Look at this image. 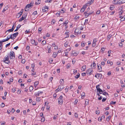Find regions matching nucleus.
<instances>
[{"instance_id": "nucleus-7", "label": "nucleus", "mask_w": 125, "mask_h": 125, "mask_svg": "<svg viewBox=\"0 0 125 125\" xmlns=\"http://www.w3.org/2000/svg\"><path fill=\"white\" fill-rule=\"evenodd\" d=\"M43 92L42 91H39L38 92L35 93V95L36 96H39L40 94H42Z\"/></svg>"}, {"instance_id": "nucleus-9", "label": "nucleus", "mask_w": 125, "mask_h": 125, "mask_svg": "<svg viewBox=\"0 0 125 125\" xmlns=\"http://www.w3.org/2000/svg\"><path fill=\"white\" fill-rule=\"evenodd\" d=\"M9 57L8 56H7V57H5L4 59V62H7V61L9 60Z\"/></svg>"}, {"instance_id": "nucleus-17", "label": "nucleus", "mask_w": 125, "mask_h": 125, "mask_svg": "<svg viewBox=\"0 0 125 125\" xmlns=\"http://www.w3.org/2000/svg\"><path fill=\"white\" fill-rule=\"evenodd\" d=\"M13 30V29L11 28V29H10L9 30H8L6 31V33H7V34H8V33H7L8 32H12V31Z\"/></svg>"}, {"instance_id": "nucleus-1", "label": "nucleus", "mask_w": 125, "mask_h": 125, "mask_svg": "<svg viewBox=\"0 0 125 125\" xmlns=\"http://www.w3.org/2000/svg\"><path fill=\"white\" fill-rule=\"evenodd\" d=\"M8 56L10 57V59H14L15 58V53L14 52L12 51H11L10 52V53L8 54Z\"/></svg>"}, {"instance_id": "nucleus-21", "label": "nucleus", "mask_w": 125, "mask_h": 125, "mask_svg": "<svg viewBox=\"0 0 125 125\" xmlns=\"http://www.w3.org/2000/svg\"><path fill=\"white\" fill-rule=\"evenodd\" d=\"M58 103L59 104H62V103L63 102V100H61V99H58Z\"/></svg>"}, {"instance_id": "nucleus-39", "label": "nucleus", "mask_w": 125, "mask_h": 125, "mask_svg": "<svg viewBox=\"0 0 125 125\" xmlns=\"http://www.w3.org/2000/svg\"><path fill=\"white\" fill-rule=\"evenodd\" d=\"M35 42V40H33V39L31 40V43L32 44H34Z\"/></svg>"}, {"instance_id": "nucleus-15", "label": "nucleus", "mask_w": 125, "mask_h": 125, "mask_svg": "<svg viewBox=\"0 0 125 125\" xmlns=\"http://www.w3.org/2000/svg\"><path fill=\"white\" fill-rule=\"evenodd\" d=\"M72 53L73 55L75 56H76L78 55V53L75 51H72Z\"/></svg>"}, {"instance_id": "nucleus-27", "label": "nucleus", "mask_w": 125, "mask_h": 125, "mask_svg": "<svg viewBox=\"0 0 125 125\" xmlns=\"http://www.w3.org/2000/svg\"><path fill=\"white\" fill-rule=\"evenodd\" d=\"M48 8H42V10L43 12H45L47 11Z\"/></svg>"}, {"instance_id": "nucleus-22", "label": "nucleus", "mask_w": 125, "mask_h": 125, "mask_svg": "<svg viewBox=\"0 0 125 125\" xmlns=\"http://www.w3.org/2000/svg\"><path fill=\"white\" fill-rule=\"evenodd\" d=\"M69 43L68 42H65L64 44V46L65 47H67L68 46V44Z\"/></svg>"}, {"instance_id": "nucleus-52", "label": "nucleus", "mask_w": 125, "mask_h": 125, "mask_svg": "<svg viewBox=\"0 0 125 125\" xmlns=\"http://www.w3.org/2000/svg\"><path fill=\"white\" fill-rule=\"evenodd\" d=\"M16 27V25H15V23H14V24H13V26H12V28H13V30L14 28H15Z\"/></svg>"}, {"instance_id": "nucleus-43", "label": "nucleus", "mask_w": 125, "mask_h": 125, "mask_svg": "<svg viewBox=\"0 0 125 125\" xmlns=\"http://www.w3.org/2000/svg\"><path fill=\"white\" fill-rule=\"evenodd\" d=\"M116 103V102L111 101L110 103V104L113 105H114Z\"/></svg>"}, {"instance_id": "nucleus-37", "label": "nucleus", "mask_w": 125, "mask_h": 125, "mask_svg": "<svg viewBox=\"0 0 125 125\" xmlns=\"http://www.w3.org/2000/svg\"><path fill=\"white\" fill-rule=\"evenodd\" d=\"M37 12L36 11H34L32 13L33 15H37Z\"/></svg>"}, {"instance_id": "nucleus-4", "label": "nucleus", "mask_w": 125, "mask_h": 125, "mask_svg": "<svg viewBox=\"0 0 125 125\" xmlns=\"http://www.w3.org/2000/svg\"><path fill=\"white\" fill-rule=\"evenodd\" d=\"M93 13V11L91 12H89L88 13H87V12H85L84 13V14L85 15V17L87 18L89 16V15H91Z\"/></svg>"}, {"instance_id": "nucleus-24", "label": "nucleus", "mask_w": 125, "mask_h": 125, "mask_svg": "<svg viewBox=\"0 0 125 125\" xmlns=\"http://www.w3.org/2000/svg\"><path fill=\"white\" fill-rule=\"evenodd\" d=\"M60 83L62 85H63L64 83V80L63 79L61 80L60 81Z\"/></svg>"}, {"instance_id": "nucleus-41", "label": "nucleus", "mask_w": 125, "mask_h": 125, "mask_svg": "<svg viewBox=\"0 0 125 125\" xmlns=\"http://www.w3.org/2000/svg\"><path fill=\"white\" fill-rule=\"evenodd\" d=\"M125 16H123V17H122L121 19V21H124V20H125Z\"/></svg>"}, {"instance_id": "nucleus-58", "label": "nucleus", "mask_w": 125, "mask_h": 125, "mask_svg": "<svg viewBox=\"0 0 125 125\" xmlns=\"http://www.w3.org/2000/svg\"><path fill=\"white\" fill-rule=\"evenodd\" d=\"M78 114H77L76 113H75L74 116L75 117L77 118L78 117Z\"/></svg>"}, {"instance_id": "nucleus-25", "label": "nucleus", "mask_w": 125, "mask_h": 125, "mask_svg": "<svg viewBox=\"0 0 125 125\" xmlns=\"http://www.w3.org/2000/svg\"><path fill=\"white\" fill-rule=\"evenodd\" d=\"M73 74L74 75H75L76 73H77V71L76 70H75L74 69H73Z\"/></svg>"}, {"instance_id": "nucleus-29", "label": "nucleus", "mask_w": 125, "mask_h": 125, "mask_svg": "<svg viewBox=\"0 0 125 125\" xmlns=\"http://www.w3.org/2000/svg\"><path fill=\"white\" fill-rule=\"evenodd\" d=\"M2 43L1 42V41H0V50H1L2 48L3 45Z\"/></svg>"}, {"instance_id": "nucleus-23", "label": "nucleus", "mask_w": 125, "mask_h": 125, "mask_svg": "<svg viewBox=\"0 0 125 125\" xmlns=\"http://www.w3.org/2000/svg\"><path fill=\"white\" fill-rule=\"evenodd\" d=\"M65 56H67L68 55V51H67V50H66L65 51Z\"/></svg>"}, {"instance_id": "nucleus-48", "label": "nucleus", "mask_w": 125, "mask_h": 125, "mask_svg": "<svg viewBox=\"0 0 125 125\" xmlns=\"http://www.w3.org/2000/svg\"><path fill=\"white\" fill-rule=\"evenodd\" d=\"M85 10V8L84 7H82L81 9V11H82L83 12Z\"/></svg>"}, {"instance_id": "nucleus-57", "label": "nucleus", "mask_w": 125, "mask_h": 125, "mask_svg": "<svg viewBox=\"0 0 125 125\" xmlns=\"http://www.w3.org/2000/svg\"><path fill=\"white\" fill-rule=\"evenodd\" d=\"M86 65H83L82 67V68L83 69H84V70L86 68Z\"/></svg>"}, {"instance_id": "nucleus-63", "label": "nucleus", "mask_w": 125, "mask_h": 125, "mask_svg": "<svg viewBox=\"0 0 125 125\" xmlns=\"http://www.w3.org/2000/svg\"><path fill=\"white\" fill-rule=\"evenodd\" d=\"M22 80L21 79H19V80L18 81V82L19 83H21L22 82Z\"/></svg>"}, {"instance_id": "nucleus-46", "label": "nucleus", "mask_w": 125, "mask_h": 125, "mask_svg": "<svg viewBox=\"0 0 125 125\" xmlns=\"http://www.w3.org/2000/svg\"><path fill=\"white\" fill-rule=\"evenodd\" d=\"M42 30V28H39L38 29V30L39 31H39L41 32Z\"/></svg>"}, {"instance_id": "nucleus-64", "label": "nucleus", "mask_w": 125, "mask_h": 125, "mask_svg": "<svg viewBox=\"0 0 125 125\" xmlns=\"http://www.w3.org/2000/svg\"><path fill=\"white\" fill-rule=\"evenodd\" d=\"M1 42H2V43L3 42H5L7 41V40H6V39H4L2 41H1Z\"/></svg>"}, {"instance_id": "nucleus-47", "label": "nucleus", "mask_w": 125, "mask_h": 125, "mask_svg": "<svg viewBox=\"0 0 125 125\" xmlns=\"http://www.w3.org/2000/svg\"><path fill=\"white\" fill-rule=\"evenodd\" d=\"M100 86L99 85H98L96 86V88L97 89V90L98 89H99L100 88Z\"/></svg>"}, {"instance_id": "nucleus-60", "label": "nucleus", "mask_w": 125, "mask_h": 125, "mask_svg": "<svg viewBox=\"0 0 125 125\" xmlns=\"http://www.w3.org/2000/svg\"><path fill=\"white\" fill-rule=\"evenodd\" d=\"M48 53H50L51 52V50L50 48H49L48 49Z\"/></svg>"}, {"instance_id": "nucleus-14", "label": "nucleus", "mask_w": 125, "mask_h": 125, "mask_svg": "<svg viewBox=\"0 0 125 125\" xmlns=\"http://www.w3.org/2000/svg\"><path fill=\"white\" fill-rule=\"evenodd\" d=\"M100 75L102 76V75L100 74H96L95 75V77L97 78H99V77L100 76Z\"/></svg>"}, {"instance_id": "nucleus-54", "label": "nucleus", "mask_w": 125, "mask_h": 125, "mask_svg": "<svg viewBox=\"0 0 125 125\" xmlns=\"http://www.w3.org/2000/svg\"><path fill=\"white\" fill-rule=\"evenodd\" d=\"M45 119L44 117H43L41 119V121L43 122L45 121Z\"/></svg>"}, {"instance_id": "nucleus-53", "label": "nucleus", "mask_w": 125, "mask_h": 125, "mask_svg": "<svg viewBox=\"0 0 125 125\" xmlns=\"http://www.w3.org/2000/svg\"><path fill=\"white\" fill-rule=\"evenodd\" d=\"M16 91V90L14 88H13L12 89V92L13 93H14Z\"/></svg>"}, {"instance_id": "nucleus-38", "label": "nucleus", "mask_w": 125, "mask_h": 125, "mask_svg": "<svg viewBox=\"0 0 125 125\" xmlns=\"http://www.w3.org/2000/svg\"><path fill=\"white\" fill-rule=\"evenodd\" d=\"M107 63L108 64H110L111 65H112L113 64V62H110V61H107Z\"/></svg>"}, {"instance_id": "nucleus-26", "label": "nucleus", "mask_w": 125, "mask_h": 125, "mask_svg": "<svg viewBox=\"0 0 125 125\" xmlns=\"http://www.w3.org/2000/svg\"><path fill=\"white\" fill-rule=\"evenodd\" d=\"M30 31L29 30H26L25 31V33L26 34H28L30 33Z\"/></svg>"}, {"instance_id": "nucleus-35", "label": "nucleus", "mask_w": 125, "mask_h": 125, "mask_svg": "<svg viewBox=\"0 0 125 125\" xmlns=\"http://www.w3.org/2000/svg\"><path fill=\"white\" fill-rule=\"evenodd\" d=\"M36 100L37 101H38L39 102V101H40L41 99L40 97H37V98H36Z\"/></svg>"}, {"instance_id": "nucleus-2", "label": "nucleus", "mask_w": 125, "mask_h": 125, "mask_svg": "<svg viewBox=\"0 0 125 125\" xmlns=\"http://www.w3.org/2000/svg\"><path fill=\"white\" fill-rule=\"evenodd\" d=\"M93 71L91 69H89L86 71V73L88 75H90L93 72Z\"/></svg>"}, {"instance_id": "nucleus-30", "label": "nucleus", "mask_w": 125, "mask_h": 125, "mask_svg": "<svg viewBox=\"0 0 125 125\" xmlns=\"http://www.w3.org/2000/svg\"><path fill=\"white\" fill-rule=\"evenodd\" d=\"M96 66V64L94 62V63L92 64L91 65V67L93 68H95V66Z\"/></svg>"}, {"instance_id": "nucleus-50", "label": "nucleus", "mask_w": 125, "mask_h": 125, "mask_svg": "<svg viewBox=\"0 0 125 125\" xmlns=\"http://www.w3.org/2000/svg\"><path fill=\"white\" fill-rule=\"evenodd\" d=\"M52 0H46L45 1V2H52Z\"/></svg>"}, {"instance_id": "nucleus-5", "label": "nucleus", "mask_w": 125, "mask_h": 125, "mask_svg": "<svg viewBox=\"0 0 125 125\" xmlns=\"http://www.w3.org/2000/svg\"><path fill=\"white\" fill-rule=\"evenodd\" d=\"M63 88V86L60 85L58 86V89L56 90V91H61Z\"/></svg>"}, {"instance_id": "nucleus-28", "label": "nucleus", "mask_w": 125, "mask_h": 125, "mask_svg": "<svg viewBox=\"0 0 125 125\" xmlns=\"http://www.w3.org/2000/svg\"><path fill=\"white\" fill-rule=\"evenodd\" d=\"M114 6L113 5H110V9L111 10H113L114 8Z\"/></svg>"}, {"instance_id": "nucleus-56", "label": "nucleus", "mask_w": 125, "mask_h": 125, "mask_svg": "<svg viewBox=\"0 0 125 125\" xmlns=\"http://www.w3.org/2000/svg\"><path fill=\"white\" fill-rule=\"evenodd\" d=\"M67 66L66 67L67 68H69L70 67H71V65L69 63H68L67 64Z\"/></svg>"}, {"instance_id": "nucleus-6", "label": "nucleus", "mask_w": 125, "mask_h": 125, "mask_svg": "<svg viewBox=\"0 0 125 125\" xmlns=\"http://www.w3.org/2000/svg\"><path fill=\"white\" fill-rule=\"evenodd\" d=\"M97 67L98 70L99 72L102 71V67L101 65L99 64H97Z\"/></svg>"}, {"instance_id": "nucleus-51", "label": "nucleus", "mask_w": 125, "mask_h": 125, "mask_svg": "<svg viewBox=\"0 0 125 125\" xmlns=\"http://www.w3.org/2000/svg\"><path fill=\"white\" fill-rule=\"evenodd\" d=\"M85 93H84L83 92L81 94V95L82 96H84L85 95Z\"/></svg>"}, {"instance_id": "nucleus-45", "label": "nucleus", "mask_w": 125, "mask_h": 125, "mask_svg": "<svg viewBox=\"0 0 125 125\" xmlns=\"http://www.w3.org/2000/svg\"><path fill=\"white\" fill-rule=\"evenodd\" d=\"M68 88L69 87L67 86L66 88L65 89V91L66 93L68 91Z\"/></svg>"}, {"instance_id": "nucleus-59", "label": "nucleus", "mask_w": 125, "mask_h": 125, "mask_svg": "<svg viewBox=\"0 0 125 125\" xmlns=\"http://www.w3.org/2000/svg\"><path fill=\"white\" fill-rule=\"evenodd\" d=\"M27 13H26L24 14V19L26 18V16H27Z\"/></svg>"}, {"instance_id": "nucleus-40", "label": "nucleus", "mask_w": 125, "mask_h": 125, "mask_svg": "<svg viewBox=\"0 0 125 125\" xmlns=\"http://www.w3.org/2000/svg\"><path fill=\"white\" fill-rule=\"evenodd\" d=\"M4 63H7L8 64H9L10 63V61L9 60L7 61V62H4Z\"/></svg>"}, {"instance_id": "nucleus-20", "label": "nucleus", "mask_w": 125, "mask_h": 125, "mask_svg": "<svg viewBox=\"0 0 125 125\" xmlns=\"http://www.w3.org/2000/svg\"><path fill=\"white\" fill-rule=\"evenodd\" d=\"M19 34L18 32H17L16 33H14L12 34V36H13V37H16Z\"/></svg>"}, {"instance_id": "nucleus-61", "label": "nucleus", "mask_w": 125, "mask_h": 125, "mask_svg": "<svg viewBox=\"0 0 125 125\" xmlns=\"http://www.w3.org/2000/svg\"><path fill=\"white\" fill-rule=\"evenodd\" d=\"M106 98H103L102 100V102H104L106 100Z\"/></svg>"}, {"instance_id": "nucleus-49", "label": "nucleus", "mask_w": 125, "mask_h": 125, "mask_svg": "<svg viewBox=\"0 0 125 125\" xmlns=\"http://www.w3.org/2000/svg\"><path fill=\"white\" fill-rule=\"evenodd\" d=\"M112 36V35H111V34H109L107 36V38L110 39L111 37Z\"/></svg>"}, {"instance_id": "nucleus-3", "label": "nucleus", "mask_w": 125, "mask_h": 125, "mask_svg": "<svg viewBox=\"0 0 125 125\" xmlns=\"http://www.w3.org/2000/svg\"><path fill=\"white\" fill-rule=\"evenodd\" d=\"M32 6L31 4H29L27 5L25 7V11H27L29 10V8H32Z\"/></svg>"}, {"instance_id": "nucleus-10", "label": "nucleus", "mask_w": 125, "mask_h": 125, "mask_svg": "<svg viewBox=\"0 0 125 125\" xmlns=\"http://www.w3.org/2000/svg\"><path fill=\"white\" fill-rule=\"evenodd\" d=\"M11 36L12 35H10V37L8 38V36L7 37V38L6 39L7 41H8L10 39L13 40L15 38L14 37H12Z\"/></svg>"}, {"instance_id": "nucleus-18", "label": "nucleus", "mask_w": 125, "mask_h": 125, "mask_svg": "<svg viewBox=\"0 0 125 125\" xmlns=\"http://www.w3.org/2000/svg\"><path fill=\"white\" fill-rule=\"evenodd\" d=\"M80 76V74L79 73H78L75 76V77L76 79H78Z\"/></svg>"}, {"instance_id": "nucleus-36", "label": "nucleus", "mask_w": 125, "mask_h": 125, "mask_svg": "<svg viewBox=\"0 0 125 125\" xmlns=\"http://www.w3.org/2000/svg\"><path fill=\"white\" fill-rule=\"evenodd\" d=\"M23 20V15L22 16V17L20 18L19 20V22H21Z\"/></svg>"}, {"instance_id": "nucleus-16", "label": "nucleus", "mask_w": 125, "mask_h": 125, "mask_svg": "<svg viewBox=\"0 0 125 125\" xmlns=\"http://www.w3.org/2000/svg\"><path fill=\"white\" fill-rule=\"evenodd\" d=\"M41 0H36V1L35 4L36 5L39 4L40 3Z\"/></svg>"}, {"instance_id": "nucleus-42", "label": "nucleus", "mask_w": 125, "mask_h": 125, "mask_svg": "<svg viewBox=\"0 0 125 125\" xmlns=\"http://www.w3.org/2000/svg\"><path fill=\"white\" fill-rule=\"evenodd\" d=\"M75 33L76 34H78L79 33L78 31H77V29H76L75 30V31H74Z\"/></svg>"}, {"instance_id": "nucleus-31", "label": "nucleus", "mask_w": 125, "mask_h": 125, "mask_svg": "<svg viewBox=\"0 0 125 125\" xmlns=\"http://www.w3.org/2000/svg\"><path fill=\"white\" fill-rule=\"evenodd\" d=\"M46 43V41L45 40L43 41H42V44L44 45Z\"/></svg>"}, {"instance_id": "nucleus-11", "label": "nucleus", "mask_w": 125, "mask_h": 125, "mask_svg": "<svg viewBox=\"0 0 125 125\" xmlns=\"http://www.w3.org/2000/svg\"><path fill=\"white\" fill-rule=\"evenodd\" d=\"M58 53L56 52H54L53 53V54L52 56L53 57L55 58L56 56H57Z\"/></svg>"}, {"instance_id": "nucleus-33", "label": "nucleus", "mask_w": 125, "mask_h": 125, "mask_svg": "<svg viewBox=\"0 0 125 125\" xmlns=\"http://www.w3.org/2000/svg\"><path fill=\"white\" fill-rule=\"evenodd\" d=\"M80 18L79 16L78 15H76L74 19H76L75 20L78 19Z\"/></svg>"}, {"instance_id": "nucleus-44", "label": "nucleus", "mask_w": 125, "mask_h": 125, "mask_svg": "<svg viewBox=\"0 0 125 125\" xmlns=\"http://www.w3.org/2000/svg\"><path fill=\"white\" fill-rule=\"evenodd\" d=\"M100 111L99 110H97L96 111V114H98L100 113Z\"/></svg>"}, {"instance_id": "nucleus-34", "label": "nucleus", "mask_w": 125, "mask_h": 125, "mask_svg": "<svg viewBox=\"0 0 125 125\" xmlns=\"http://www.w3.org/2000/svg\"><path fill=\"white\" fill-rule=\"evenodd\" d=\"M33 87L32 86H31L29 87V90L30 91H31L33 89Z\"/></svg>"}, {"instance_id": "nucleus-13", "label": "nucleus", "mask_w": 125, "mask_h": 125, "mask_svg": "<svg viewBox=\"0 0 125 125\" xmlns=\"http://www.w3.org/2000/svg\"><path fill=\"white\" fill-rule=\"evenodd\" d=\"M125 3V0H119V3H118L119 4H121Z\"/></svg>"}, {"instance_id": "nucleus-32", "label": "nucleus", "mask_w": 125, "mask_h": 125, "mask_svg": "<svg viewBox=\"0 0 125 125\" xmlns=\"http://www.w3.org/2000/svg\"><path fill=\"white\" fill-rule=\"evenodd\" d=\"M111 118V116H109L108 117L106 118V120L107 121H109L110 120Z\"/></svg>"}, {"instance_id": "nucleus-62", "label": "nucleus", "mask_w": 125, "mask_h": 125, "mask_svg": "<svg viewBox=\"0 0 125 125\" xmlns=\"http://www.w3.org/2000/svg\"><path fill=\"white\" fill-rule=\"evenodd\" d=\"M5 106V104L3 103H2L1 104V106L2 107H4Z\"/></svg>"}, {"instance_id": "nucleus-19", "label": "nucleus", "mask_w": 125, "mask_h": 125, "mask_svg": "<svg viewBox=\"0 0 125 125\" xmlns=\"http://www.w3.org/2000/svg\"><path fill=\"white\" fill-rule=\"evenodd\" d=\"M39 83V82L36 81L34 82V84L35 87L36 88Z\"/></svg>"}, {"instance_id": "nucleus-12", "label": "nucleus", "mask_w": 125, "mask_h": 125, "mask_svg": "<svg viewBox=\"0 0 125 125\" xmlns=\"http://www.w3.org/2000/svg\"><path fill=\"white\" fill-rule=\"evenodd\" d=\"M21 26V25H20V24L18 25L16 27V29L14 31H17L18 30L19 28H20Z\"/></svg>"}, {"instance_id": "nucleus-55", "label": "nucleus", "mask_w": 125, "mask_h": 125, "mask_svg": "<svg viewBox=\"0 0 125 125\" xmlns=\"http://www.w3.org/2000/svg\"><path fill=\"white\" fill-rule=\"evenodd\" d=\"M21 90L20 89H18V91H17V93L19 94H20L21 93Z\"/></svg>"}, {"instance_id": "nucleus-8", "label": "nucleus", "mask_w": 125, "mask_h": 125, "mask_svg": "<svg viewBox=\"0 0 125 125\" xmlns=\"http://www.w3.org/2000/svg\"><path fill=\"white\" fill-rule=\"evenodd\" d=\"M23 9H22V10H21V12H20L19 13H18V14H17V18H19V17H20L21 15L22 14V12H23V11H22Z\"/></svg>"}]
</instances>
